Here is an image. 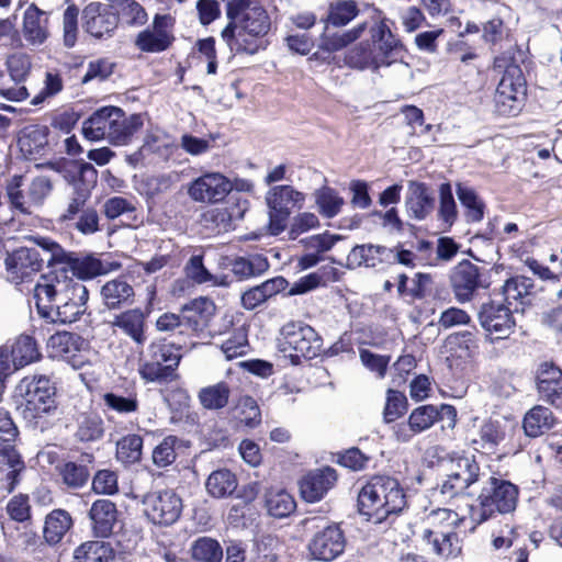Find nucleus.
<instances>
[{
    "instance_id": "nucleus-26",
    "label": "nucleus",
    "mask_w": 562,
    "mask_h": 562,
    "mask_svg": "<svg viewBox=\"0 0 562 562\" xmlns=\"http://www.w3.org/2000/svg\"><path fill=\"white\" fill-rule=\"evenodd\" d=\"M214 304L205 297H199L187 304L180 314L181 335L202 331L207 317L213 313Z\"/></svg>"
},
{
    "instance_id": "nucleus-20",
    "label": "nucleus",
    "mask_w": 562,
    "mask_h": 562,
    "mask_svg": "<svg viewBox=\"0 0 562 562\" xmlns=\"http://www.w3.org/2000/svg\"><path fill=\"white\" fill-rule=\"evenodd\" d=\"M146 314L135 307L113 315L109 322L113 334L130 338L137 347H143L147 341Z\"/></svg>"
},
{
    "instance_id": "nucleus-43",
    "label": "nucleus",
    "mask_w": 562,
    "mask_h": 562,
    "mask_svg": "<svg viewBox=\"0 0 562 562\" xmlns=\"http://www.w3.org/2000/svg\"><path fill=\"white\" fill-rule=\"evenodd\" d=\"M359 14L358 4L355 0H337L328 5V13L324 19L325 24L340 27L347 25Z\"/></svg>"
},
{
    "instance_id": "nucleus-10",
    "label": "nucleus",
    "mask_w": 562,
    "mask_h": 562,
    "mask_svg": "<svg viewBox=\"0 0 562 562\" xmlns=\"http://www.w3.org/2000/svg\"><path fill=\"white\" fill-rule=\"evenodd\" d=\"M72 173L74 193L66 210L59 215V222L66 225L87 210L86 203L98 179L97 169L90 162L83 160L76 161L72 165Z\"/></svg>"
},
{
    "instance_id": "nucleus-54",
    "label": "nucleus",
    "mask_w": 562,
    "mask_h": 562,
    "mask_svg": "<svg viewBox=\"0 0 562 562\" xmlns=\"http://www.w3.org/2000/svg\"><path fill=\"white\" fill-rule=\"evenodd\" d=\"M348 268L379 267L378 245L363 244L355 246L347 257Z\"/></svg>"
},
{
    "instance_id": "nucleus-4",
    "label": "nucleus",
    "mask_w": 562,
    "mask_h": 562,
    "mask_svg": "<svg viewBox=\"0 0 562 562\" xmlns=\"http://www.w3.org/2000/svg\"><path fill=\"white\" fill-rule=\"evenodd\" d=\"M15 394L22 398L18 406L21 416L34 427L44 424L43 419L57 411L55 386L46 375L23 378L15 387Z\"/></svg>"
},
{
    "instance_id": "nucleus-58",
    "label": "nucleus",
    "mask_w": 562,
    "mask_h": 562,
    "mask_svg": "<svg viewBox=\"0 0 562 562\" xmlns=\"http://www.w3.org/2000/svg\"><path fill=\"white\" fill-rule=\"evenodd\" d=\"M447 345L459 358H471L479 349L475 336L467 330L450 335Z\"/></svg>"
},
{
    "instance_id": "nucleus-16",
    "label": "nucleus",
    "mask_w": 562,
    "mask_h": 562,
    "mask_svg": "<svg viewBox=\"0 0 562 562\" xmlns=\"http://www.w3.org/2000/svg\"><path fill=\"white\" fill-rule=\"evenodd\" d=\"M514 308L503 302L491 301L481 305L479 321L485 331L496 339L507 338L516 325Z\"/></svg>"
},
{
    "instance_id": "nucleus-9",
    "label": "nucleus",
    "mask_w": 562,
    "mask_h": 562,
    "mask_svg": "<svg viewBox=\"0 0 562 562\" xmlns=\"http://www.w3.org/2000/svg\"><path fill=\"white\" fill-rule=\"evenodd\" d=\"M526 80L522 70L517 65H509L497 86L494 97L495 109L505 116L517 115L525 101Z\"/></svg>"
},
{
    "instance_id": "nucleus-27",
    "label": "nucleus",
    "mask_w": 562,
    "mask_h": 562,
    "mask_svg": "<svg viewBox=\"0 0 562 562\" xmlns=\"http://www.w3.org/2000/svg\"><path fill=\"white\" fill-rule=\"evenodd\" d=\"M117 112V106L108 105L95 110L82 123V134L86 139L97 142L106 139L110 142V133L112 132L114 123V115Z\"/></svg>"
},
{
    "instance_id": "nucleus-25",
    "label": "nucleus",
    "mask_w": 562,
    "mask_h": 562,
    "mask_svg": "<svg viewBox=\"0 0 562 562\" xmlns=\"http://www.w3.org/2000/svg\"><path fill=\"white\" fill-rule=\"evenodd\" d=\"M405 206L409 217L416 221L426 220L435 210L432 191L424 182L409 181Z\"/></svg>"
},
{
    "instance_id": "nucleus-19",
    "label": "nucleus",
    "mask_w": 562,
    "mask_h": 562,
    "mask_svg": "<svg viewBox=\"0 0 562 562\" xmlns=\"http://www.w3.org/2000/svg\"><path fill=\"white\" fill-rule=\"evenodd\" d=\"M232 191V181L220 172H206L194 179L188 194L195 202L216 203Z\"/></svg>"
},
{
    "instance_id": "nucleus-56",
    "label": "nucleus",
    "mask_w": 562,
    "mask_h": 562,
    "mask_svg": "<svg viewBox=\"0 0 562 562\" xmlns=\"http://www.w3.org/2000/svg\"><path fill=\"white\" fill-rule=\"evenodd\" d=\"M505 438L502 425L497 420H486L479 430V439H473V443L482 449L492 452Z\"/></svg>"
},
{
    "instance_id": "nucleus-53",
    "label": "nucleus",
    "mask_w": 562,
    "mask_h": 562,
    "mask_svg": "<svg viewBox=\"0 0 562 562\" xmlns=\"http://www.w3.org/2000/svg\"><path fill=\"white\" fill-rule=\"evenodd\" d=\"M143 438L139 435H127L116 443V458L125 464L136 463L142 458Z\"/></svg>"
},
{
    "instance_id": "nucleus-31",
    "label": "nucleus",
    "mask_w": 562,
    "mask_h": 562,
    "mask_svg": "<svg viewBox=\"0 0 562 562\" xmlns=\"http://www.w3.org/2000/svg\"><path fill=\"white\" fill-rule=\"evenodd\" d=\"M26 473V465L16 449L0 453L1 488L12 493Z\"/></svg>"
},
{
    "instance_id": "nucleus-33",
    "label": "nucleus",
    "mask_w": 562,
    "mask_h": 562,
    "mask_svg": "<svg viewBox=\"0 0 562 562\" xmlns=\"http://www.w3.org/2000/svg\"><path fill=\"white\" fill-rule=\"evenodd\" d=\"M103 304L115 310L134 302V288L123 278H116L105 282L100 290Z\"/></svg>"
},
{
    "instance_id": "nucleus-36",
    "label": "nucleus",
    "mask_w": 562,
    "mask_h": 562,
    "mask_svg": "<svg viewBox=\"0 0 562 562\" xmlns=\"http://www.w3.org/2000/svg\"><path fill=\"white\" fill-rule=\"evenodd\" d=\"M533 288L531 279L517 276L508 279L503 285V295L505 304L518 312V305H525L529 303V295Z\"/></svg>"
},
{
    "instance_id": "nucleus-3",
    "label": "nucleus",
    "mask_w": 562,
    "mask_h": 562,
    "mask_svg": "<svg viewBox=\"0 0 562 562\" xmlns=\"http://www.w3.org/2000/svg\"><path fill=\"white\" fill-rule=\"evenodd\" d=\"M406 506V495L397 480L373 476L358 494V508L369 521L381 524L390 515L401 513Z\"/></svg>"
},
{
    "instance_id": "nucleus-42",
    "label": "nucleus",
    "mask_w": 562,
    "mask_h": 562,
    "mask_svg": "<svg viewBox=\"0 0 562 562\" xmlns=\"http://www.w3.org/2000/svg\"><path fill=\"white\" fill-rule=\"evenodd\" d=\"M102 401L108 411L119 415L135 414L139 409V402L135 392H106L102 395Z\"/></svg>"
},
{
    "instance_id": "nucleus-21",
    "label": "nucleus",
    "mask_w": 562,
    "mask_h": 562,
    "mask_svg": "<svg viewBox=\"0 0 562 562\" xmlns=\"http://www.w3.org/2000/svg\"><path fill=\"white\" fill-rule=\"evenodd\" d=\"M337 480V472L330 467L311 470L299 482L301 496L308 503L319 502L336 485Z\"/></svg>"
},
{
    "instance_id": "nucleus-60",
    "label": "nucleus",
    "mask_w": 562,
    "mask_h": 562,
    "mask_svg": "<svg viewBox=\"0 0 562 562\" xmlns=\"http://www.w3.org/2000/svg\"><path fill=\"white\" fill-rule=\"evenodd\" d=\"M235 409L240 418V422L249 427L255 428L261 422V412L257 401L249 396L244 395L238 398Z\"/></svg>"
},
{
    "instance_id": "nucleus-7",
    "label": "nucleus",
    "mask_w": 562,
    "mask_h": 562,
    "mask_svg": "<svg viewBox=\"0 0 562 562\" xmlns=\"http://www.w3.org/2000/svg\"><path fill=\"white\" fill-rule=\"evenodd\" d=\"M46 255V263L48 266L64 265L60 269L70 271L71 277L79 280H89L108 272L103 262L93 256H78L74 252L66 251L59 244L48 237H31Z\"/></svg>"
},
{
    "instance_id": "nucleus-62",
    "label": "nucleus",
    "mask_w": 562,
    "mask_h": 562,
    "mask_svg": "<svg viewBox=\"0 0 562 562\" xmlns=\"http://www.w3.org/2000/svg\"><path fill=\"white\" fill-rule=\"evenodd\" d=\"M78 18L79 8L71 3L63 13V38L64 45L71 48L76 45L78 38Z\"/></svg>"
},
{
    "instance_id": "nucleus-45",
    "label": "nucleus",
    "mask_w": 562,
    "mask_h": 562,
    "mask_svg": "<svg viewBox=\"0 0 562 562\" xmlns=\"http://www.w3.org/2000/svg\"><path fill=\"white\" fill-rule=\"evenodd\" d=\"M191 555L196 562H222L224 551L216 539L199 537L191 546Z\"/></svg>"
},
{
    "instance_id": "nucleus-11",
    "label": "nucleus",
    "mask_w": 562,
    "mask_h": 562,
    "mask_svg": "<svg viewBox=\"0 0 562 562\" xmlns=\"http://www.w3.org/2000/svg\"><path fill=\"white\" fill-rule=\"evenodd\" d=\"M305 201V194L295 190L292 186H274L266 194L269 209L270 229L279 234L286 226V221L294 209H301Z\"/></svg>"
},
{
    "instance_id": "nucleus-17",
    "label": "nucleus",
    "mask_w": 562,
    "mask_h": 562,
    "mask_svg": "<svg viewBox=\"0 0 562 562\" xmlns=\"http://www.w3.org/2000/svg\"><path fill=\"white\" fill-rule=\"evenodd\" d=\"M451 286L460 303L472 300L474 293L488 286V281L482 269L469 260L459 262L451 274Z\"/></svg>"
},
{
    "instance_id": "nucleus-18",
    "label": "nucleus",
    "mask_w": 562,
    "mask_h": 562,
    "mask_svg": "<svg viewBox=\"0 0 562 562\" xmlns=\"http://www.w3.org/2000/svg\"><path fill=\"white\" fill-rule=\"evenodd\" d=\"M172 27L173 19L169 14H156L151 29L148 27L136 36V47L146 53L166 50L175 41Z\"/></svg>"
},
{
    "instance_id": "nucleus-24",
    "label": "nucleus",
    "mask_w": 562,
    "mask_h": 562,
    "mask_svg": "<svg viewBox=\"0 0 562 562\" xmlns=\"http://www.w3.org/2000/svg\"><path fill=\"white\" fill-rule=\"evenodd\" d=\"M85 346L83 338L75 333L58 331L52 335L47 341V349L50 357L60 358L77 368L82 364L78 358V352Z\"/></svg>"
},
{
    "instance_id": "nucleus-30",
    "label": "nucleus",
    "mask_w": 562,
    "mask_h": 562,
    "mask_svg": "<svg viewBox=\"0 0 562 562\" xmlns=\"http://www.w3.org/2000/svg\"><path fill=\"white\" fill-rule=\"evenodd\" d=\"M89 518L91 519L94 535L100 538H106L113 532L117 521L116 505L110 499H97L91 505Z\"/></svg>"
},
{
    "instance_id": "nucleus-57",
    "label": "nucleus",
    "mask_w": 562,
    "mask_h": 562,
    "mask_svg": "<svg viewBox=\"0 0 562 562\" xmlns=\"http://www.w3.org/2000/svg\"><path fill=\"white\" fill-rule=\"evenodd\" d=\"M22 176H14L7 187V193L11 206L22 214H32L34 212L30 202L29 191L22 190Z\"/></svg>"
},
{
    "instance_id": "nucleus-50",
    "label": "nucleus",
    "mask_w": 562,
    "mask_h": 562,
    "mask_svg": "<svg viewBox=\"0 0 562 562\" xmlns=\"http://www.w3.org/2000/svg\"><path fill=\"white\" fill-rule=\"evenodd\" d=\"M111 549L100 541H88L80 544L74 552V562H109Z\"/></svg>"
},
{
    "instance_id": "nucleus-28",
    "label": "nucleus",
    "mask_w": 562,
    "mask_h": 562,
    "mask_svg": "<svg viewBox=\"0 0 562 562\" xmlns=\"http://www.w3.org/2000/svg\"><path fill=\"white\" fill-rule=\"evenodd\" d=\"M422 540L429 553L439 558H450L460 552L458 535L451 530L425 528Z\"/></svg>"
},
{
    "instance_id": "nucleus-2",
    "label": "nucleus",
    "mask_w": 562,
    "mask_h": 562,
    "mask_svg": "<svg viewBox=\"0 0 562 562\" xmlns=\"http://www.w3.org/2000/svg\"><path fill=\"white\" fill-rule=\"evenodd\" d=\"M227 25L221 33L231 50L255 55L266 49L271 27L267 10L257 0H226Z\"/></svg>"
},
{
    "instance_id": "nucleus-61",
    "label": "nucleus",
    "mask_w": 562,
    "mask_h": 562,
    "mask_svg": "<svg viewBox=\"0 0 562 562\" xmlns=\"http://www.w3.org/2000/svg\"><path fill=\"white\" fill-rule=\"evenodd\" d=\"M7 67L11 81L25 82L32 68L31 57L25 53H14L8 57Z\"/></svg>"
},
{
    "instance_id": "nucleus-51",
    "label": "nucleus",
    "mask_w": 562,
    "mask_h": 562,
    "mask_svg": "<svg viewBox=\"0 0 562 562\" xmlns=\"http://www.w3.org/2000/svg\"><path fill=\"white\" fill-rule=\"evenodd\" d=\"M457 195L460 203L467 209L469 222H480L484 216L485 204L477 196L476 192L467 186H457Z\"/></svg>"
},
{
    "instance_id": "nucleus-63",
    "label": "nucleus",
    "mask_w": 562,
    "mask_h": 562,
    "mask_svg": "<svg viewBox=\"0 0 562 562\" xmlns=\"http://www.w3.org/2000/svg\"><path fill=\"white\" fill-rule=\"evenodd\" d=\"M460 519L458 513L448 508H437L431 510L426 518V522L429 525L428 528H432L436 530H453L459 522Z\"/></svg>"
},
{
    "instance_id": "nucleus-59",
    "label": "nucleus",
    "mask_w": 562,
    "mask_h": 562,
    "mask_svg": "<svg viewBox=\"0 0 562 562\" xmlns=\"http://www.w3.org/2000/svg\"><path fill=\"white\" fill-rule=\"evenodd\" d=\"M436 422H438V413L434 405H423L415 408L408 418L409 429L415 434L430 428Z\"/></svg>"
},
{
    "instance_id": "nucleus-52",
    "label": "nucleus",
    "mask_w": 562,
    "mask_h": 562,
    "mask_svg": "<svg viewBox=\"0 0 562 562\" xmlns=\"http://www.w3.org/2000/svg\"><path fill=\"white\" fill-rule=\"evenodd\" d=\"M415 258L416 255L413 251L404 249L401 245L391 248L383 245H378L379 267L391 266L395 263H400L405 267H414Z\"/></svg>"
},
{
    "instance_id": "nucleus-44",
    "label": "nucleus",
    "mask_w": 562,
    "mask_h": 562,
    "mask_svg": "<svg viewBox=\"0 0 562 562\" xmlns=\"http://www.w3.org/2000/svg\"><path fill=\"white\" fill-rule=\"evenodd\" d=\"M248 209V201H238L235 205L215 209L210 213L212 222L218 231H229L235 227V223L244 217Z\"/></svg>"
},
{
    "instance_id": "nucleus-1",
    "label": "nucleus",
    "mask_w": 562,
    "mask_h": 562,
    "mask_svg": "<svg viewBox=\"0 0 562 562\" xmlns=\"http://www.w3.org/2000/svg\"><path fill=\"white\" fill-rule=\"evenodd\" d=\"M36 307L41 317L50 323L70 324L87 311L89 291L78 280L58 269L43 276L34 288Z\"/></svg>"
},
{
    "instance_id": "nucleus-46",
    "label": "nucleus",
    "mask_w": 562,
    "mask_h": 562,
    "mask_svg": "<svg viewBox=\"0 0 562 562\" xmlns=\"http://www.w3.org/2000/svg\"><path fill=\"white\" fill-rule=\"evenodd\" d=\"M266 507L269 515L283 518L295 509V501L286 491L272 490L266 495Z\"/></svg>"
},
{
    "instance_id": "nucleus-55",
    "label": "nucleus",
    "mask_w": 562,
    "mask_h": 562,
    "mask_svg": "<svg viewBox=\"0 0 562 562\" xmlns=\"http://www.w3.org/2000/svg\"><path fill=\"white\" fill-rule=\"evenodd\" d=\"M438 217L447 228H450L458 217L457 204L448 182L441 183L439 187Z\"/></svg>"
},
{
    "instance_id": "nucleus-32",
    "label": "nucleus",
    "mask_w": 562,
    "mask_h": 562,
    "mask_svg": "<svg viewBox=\"0 0 562 562\" xmlns=\"http://www.w3.org/2000/svg\"><path fill=\"white\" fill-rule=\"evenodd\" d=\"M105 431L103 418L95 412H82L76 416L74 437L82 443L95 442Z\"/></svg>"
},
{
    "instance_id": "nucleus-41",
    "label": "nucleus",
    "mask_w": 562,
    "mask_h": 562,
    "mask_svg": "<svg viewBox=\"0 0 562 562\" xmlns=\"http://www.w3.org/2000/svg\"><path fill=\"white\" fill-rule=\"evenodd\" d=\"M553 425L552 412L543 406L531 408L524 418V429L527 436L538 437L548 431Z\"/></svg>"
},
{
    "instance_id": "nucleus-40",
    "label": "nucleus",
    "mask_w": 562,
    "mask_h": 562,
    "mask_svg": "<svg viewBox=\"0 0 562 562\" xmlns=\"http://www.w3.org/2000/svg\"><path fill=\"white\" fill-rule=\"evenodd\" d=\"M207 493L215 498L232 495L237 487V479L229 470H216L212 472L205 483Z\"/></svg>"
},
{
    "instance_id": "nucleus-34",
    "label": "nucleus",
    "mask_w": 562,
    "mask_h": 562,
    "mask_svg": "<svg viewBox=\"0 0 562 562\" xmlns=\"http://www.w3.org/2000/svg\"><path fill=\"white\" fill-rule=\"evenodd\" d=\"M367 23H360L356 27L345 32H330L329 24H325L321 35L318 49L328 54L341 50L358 40L366 31Z\"/></svg>"
},
{
    "instance_id": "nucleus-64",
    "label": "nucleus",
    "mask_w": 562,
    "mask_h": 562,
    "mask_svg": "<svg viewBox=\"0 0 562 562\" xmlns=\"http://www.w3.org/2000/svg\"><path fill=\"white\" fill-rule=\"evenodd\" d=\"M371 36L379 44V49L389 56L401 47L400 41L393 35L384 21L372 27Z\"/></svg>"
},
{
    "instance_id": "nucleus-15",
    "label": "nucleus",
    "mask_w": 562,
    "mask_h": 562,
    "mask_svg": "<svg viewBox=\"0 0 562 562\" xmlns=\"http://www.w3.org/2000/svg\"><path fill=\"white\" fill-rule=\"evenodd\" d=\"M346 548V537L338 524H329L316 531L307 549L314 560L331 562L341 555Z\"/></svg>"
},
{
    "instance_id": "nucleus-38",
    "label": "nucleus",
    "mask_w": 562,
    "mask_h": 562,
    "mask_svg": "<svg viewBox=\"0 0 562 562\" xmlns=\"http://www.w3.org/2000/svg\"><path fill=\"white\" fill-rule=\"evenodd\" d=\"M72 526V518L64 509H55L45 518L44 539L48 544H57Z\"/></svg>"
},
{
    "instance_id": "nucleus-23",
    "label": "nucleus",
    "mask_w": 562,
    "mask_h": 562,
    "mask_svg": "<svg viewBox=\"0 0 562 562\" xmlns=\"http://www.w3.org/2000/svg\"><path fill=\"white\" fill-rule=\"evenodd\" d=\"M22 34L29 45H43L50 36L49 13L30 4L23 13Z\"/></svg>"
},
{
    "instance_id": "nucleus-49",
    "label": "nucleus",
    "mask_w": 562,
    "mask_h": 562,
    "mask_svg": "<svg viewBox=\"0 0 562 562\" xmlns=\"http://www.w3.org/2000/svg\"><path fill=\"white\" fill-rule=\"evenodd\" d=\"M318 212L326 218L335 217L345 204L344 198L329 187H323L315 192Z\"/></svg>"
},
{
    "instance_id": "nucleus-47",
    "label": "nucleus",
    "mask_w": 562,
    "mask_h": 562,
    "mask_svg": "<svg viewBox=\"0 0 562 562\" xmlns=\"http://www.w3.org/2000/svg\"><path fill=\"white\" fill-rule=\"evenodd\" d=\"M12 361L15 368H22L40 358L36 341L27 335L20 336L12 346Z\"/></svg>"
},
{
    "instance_id": "nucleus-6",
    "label": "nucleus",
    "mask_w": 562,
    "mask_h": 562,
    "mask_svg": "<svg viewBox=\"0 0 562 562\" xmlns=\"http://www.w3.org/2000/svg\"><path fill=\"white\" fill-rule=\"evenodd\" d=\"M438 470L441 480L437 488L443 499H452L464 494L471 485L485 477L473 456H447L439 460Z\"/></svg>"
},
{
    "instance_id": "nucleus-8",
    "label": "nucleus",
    "mask_w": 562,
    "mask_h": 562,
    "mask_svg": "<svg viewBox=\"0 0 562 562\" xmlns=\"http://www.w3.org/2000/svg\"><path fill=\"white\" fill-rule=\"evenodd\" d=\"M281 351L299 364L302 359H314L321 352L322 338L313 327L303 323L291 322L281 329Z\"/></svg>"
},
{
    "instance_id": "nucleus-12",
    "label": "nucleus",
    "mask_w": 562,
    "mask_h": 562,
    "mask_svg": "<svg viewBox=\"0 0 562 562\" xmlns=\"http://www.w3.org/2000/svg\"><path fill=\"white\" fill-rule=\"evenodd\" d=\"M149 359L140 363L139 374L147 382L167 380L179 366L181 355L172 344L157 341L150 344Z\"/></svg>"
},
{
    "instance_id": "nucleus-13",
    "label": "nucleus",
    "mask_w": 562,
    "mask_h": 562,
    "mask_svg": "<svg viewBox=\"0 0 562 562\" xmlns=\"http://www.w3.org/2000/svg\"><path fill=\"white\" fill-rule=\"evenodd\" d=\"M143 505L145 515L155 525H172L182 512V501L171 490L147 493Z\"/></svg>"
},
{
    "instance_id": "nucleus-29",
    "label": "nucleus",
    "mask_w": 562,
    "mask_h": 562,
    "mask_svg": "<svg viewBox=\"0 0 562 562\" xmlns=\"http://www.w3.org/2000/svg\"><path fill=\"white\" fill-rule=\"evenodd\" d=\"M289 282L283 277H274L244 291L240 297L241 306L252 311L266 303L269 299L284 291Z\"/></svg>"
},
{
    "instance_id": "nucleus-14",
    "label": "nucleus",
    "mask_w": 562,
    "mask_h": 562,
    "mask_svg": "<svg viewBox=\"0 0 562 562\" xmlns=\"http://www.w3.org/2000/svg\"><path fill=\"white\" fill-rule=\"evenodd\" d=\"M48 255H43L37 248L20 247L7 254L4 259L5 279L10 283L21 284L38 272Z\"/></svg>"
},
{
    "instance_id": "nucleus-48",
    "label": "nucleus",
    "mask_w": 562,
    "mask_h": 562,
    "mask_svg": "<svg viewBox=\"0 0 562 562\" xmlns=\"http://www.w3.org/2000/svg\"><path fill=\"white\" fill-rule=\"evenodd\" d=\"M117 8V15L121 21L127 25H144L147 20V13L144 8L135 0H110Z\"/></svg>"
},
{
    "instance_id": "nucleus-35",
    "label": "nucleus",
    "mask_w": 562,
    "mask_h": 562,
    "mask_svg": "<svg viewBox=\"0 0 562 562\" xmlns=\"http://www.w3.org/2000/svg\"><path fill=\"white\" fill-rule=\"evenodd\" d=\"M114 115V130L110 133V143L115 146L126 145L132 140L134 134L143 126V117L140 114H132L127 116L125 112L117 108Z\"/></svg>"
},
{
    "instance_id": "nucleus-5",
    "label": "nucleus",
    "mask_w": 562,
    "mask_h": 562,
    "mask_svg": "<svg viewBox=\"0 0 562 562\" xmlns=\"http://www.w3.org/2000/svg\"><path fill=\"white\" fill-rule=\"evenodd\" d=\"M519 490L509 481L488 475L477 495L476 503L470 506V518L482 524L496 514H509L516 509Z\"/></svg>"
},
{
    "instance_id": "nucleus-37",
    "label": "nucleus",
    "mask_w": 562,
    "mask_h": 562,
    "mask_svg": "<svg viewBox=\"0 0 562 562\" xmlns=\"http://www.w3.org/2000/svg\"><path fill=\"white\" fill-rule=\"evenodd\" d=\"M231 394L232 389L229 384L225 381H220L202 387L198 393V400L204 409L217 412L228 405Z\"/></svg>"
},
{
    "instance_id": "nucleus-39",
    "label": "nucleus",
    "mask_w": 562,
    "mask_h": 562,
    "mask_svg": "<svg viewBox=\"0 0 562 562\" xmlns=\"http://www.w3.org/2000/svg\"><path fill=\"white\" fill-rule=\"evenodd\" d=\"M268 269L269 262L267 258L259 254L237 257L232 262V272L240 280L258 277Z\"/></svg>"
},
{
    "instance_id": "nucleus-22",
    "label": "nucleus",
    "mask_w": 562,
    "mask_h": 562,
    "mask_svg": "<svg viewBox=\"0 0 562 562\" xmlns=\"http://www.w3.org/2000/svg\"><path fill=\"white\" fill-rule=\"evenodd\" d=\"M117 23V15L100 2H91L82 11V26L95 38L112 36Z\"/></svg>"
}]
</instances>
